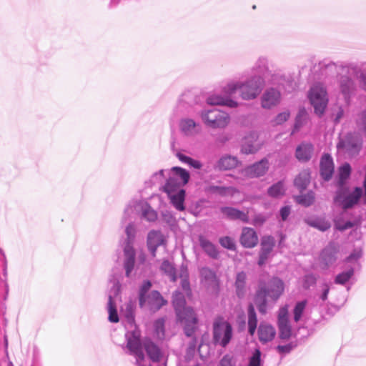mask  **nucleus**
<instances>
[{
    "label": "nucleus",
    "mask_w": 366,
    "mask_h": 366,
    "mask_svg": "<svg viewBox=\"0 0 366 366\" xmlns=\"http://www.w3.org/2000/svg\"><path fill=\"white\" fill-rule=\"evenodd\" d=\"M222 92L224 94V96L220 94H212L209 96L206 100L207 104L212 106H226L229 108H237L239 106L237 101L231 98L232 96H229L223 91Z\"/></svg>",
    "instance_id": "obj_18"
},
{
    "label": "nucleus",
    "mask_w": 366,
    "mask_h": 366,
    "mask_svg": "<svg viewBox=\"0 0 366 366\" xmlns=\"http://www.w3.org/2000/svg\"><path fill=\"white\" fill-rule=\"evenodd\" d=\"M180 132L187 137H194L201 131L200 124L189 117H183L179 120Z\"/></svg>",
    "instance_id": "obj_16"
},
{
    "label": "nucleus",
    "mask_w": 366,
    "mask_h": 366,
    "mask_svg": "<svg viewBox=\"0 0 366 366\" xmlns=\"http://www.w3.org/2000/svg\"><path fill=\"white\" fill-rule=\"evenodd\" d=\"M183 186H184V184H180L176 179L169 177L164 186V192L167 194L176 193L180 190H184L182 188Z\"/></svg>",
    "instance_id": "obj_37"
},
{
    "label": "nucleus",
    "mask_w": 366,
    "mask_h": 366,
    "mask_svg": "<svg viewBox=\"0 0 366 366\" xmlns=\"http://www.w3.org/2000/svg\"><path fill=\"white\" fill-rule=\"evenodd\" d=\"M264 82L262 76L253 75L245 81H229L222 87V91L229 96L239 91V97L243 100H253L262 93Z\"/></svg>",
    "instance_id": "obj_3"
},
{
    "label": "nucleus",
    "mask_w": 366,
    "mask_h": 366,
    "mask_svg": "<svg viewBox=\"0 0 366 366\" xmlns=\"http://www.w3.org/2000/svg\"><path fill=\"white\" fill-rule=\"evenodd\" d=\"M218 366H235V362L232 357L226 355L221 360Z\"/></svg>",
    "instance_id": "obj_64"
},
{
    "label": "nucleus",
    "mask_w": 366,
    "mask_h": 366,
    "mask_svg": "<svg viewBox=\"0 0 366 366\" xmlns=\"http://www.w3.org/2000/svg\"><path fill=\"white\" fill-rule=\"evenodd\" d=\"M252 71L254 75L264 74L269 72V61L265 56H259L252 67Z\"/></svg>",
    "instance_id": "obj_30"
},
{
    "label": "nucleus",
    "mask_w": 366,
    "mask_h": 366,
    "mask_svg": "<svg viewBox=\"0 0 366 366\" xmlns=\"http://www.w3.org/2000/svg\"><path fill=\"white\" fill-rule=\"evenodd\" d=\"M140 214L142 219L149 222H154L157 219V212L151 206L142 200H131L124 210L123 221L130 219L133 214Z\"/></svg>",
    "instance_id": "obj_7"
},
{
    "label": "nucleus",
    "mask_w": 366,
    "mask_h": 366,
    "mask_svg": "<svg viewBox=\"0 0 366 366\" xmlns=\"http://www.w3.org/2000/svg\"><path fill=\"white\" fill-rule=\"evenodd\" d=\"M170 199L172 205L179 211L184 209V202L185 198V191L180 190L176 193L167 194Z\"/></svg>",
    "instance_id": "obj_35"
},
{
    "label": "nucleus",
    "mask_w": 366,
    "mask_h": 366,
    "mask_svg": "<svg viewBox=\"0 0 366 366\" xmlns=\"http://www.w3.org/2000/svg\"><path fill=\"white\" fill-rule=\"evenodd\" d=\"M136 302L129 300L121 307V315L127 320H134L135 319Z\"/></svg>",
    "instance_id": "obj_33"
},
{
    "label": "nucleus",
    "mask_w": 366,
    "mask_h": 366,
    "mask_svg": "<svg viewBox=\"0 0 366 366\" xmlns=\"http://www.w3.org/2000/svg\"><path fill=\"white\" fill-rule=\"evenodd\" d=\"M274 247V239L272 237H265L261 242V249L258 264L262 266L268 259Z\"/></svg>",
    "instance_id": "obj_25"
},
{
    "label": "nucleus",
    "mask_w": 366,
    "mask_h": 366,
    "mask_svg": "<svg viewBox=\"0 0 366 366\" xmlns=\"http://www.w3.org/2000/svg\"><path fill=\"white\" fill-rule=\"evenodd\" d=\"M269 161L264 158L244 168L241 174L247 178H257L264 176L269 169Z\"/></svg>",
    "instance_id": "obj_15"
},
{
    "label": "nucleus",
    "mask_w": 366,
    "mask_h": 366,
    "mask_svg": "<svg viewBox=\"0 0 366 366\" xmlns=\"http://www.w3.org/2000/svg\"><path fill=\"white\" fill-rule=\"evenodd\" d=\"M334 172V164L332 157L325 154L320 161V174L322 177L328 181L331 179Z\"/></svg>",
    "instance_id": "obj_24"
},
{
    "label": "nucleus",
    "mask_w": 366,
    "mask_h": 366,
    "mask_svg": "<svg viewBox=\"0 0 366 366\" xmlns=\"http://www.w3.org/2000/svg\"><path fill=\"white\" fill-rule=\"evenodd\" d=\"M213 330L214 342L225 347L232 336V326L228 322H215Z\"/></svg>",
    "instance_id": "obj_13"
},
{
    "label": "nucleus",
    "mask_w": 366,
    "mask_h": 366,
    "mask_svg": "<svg viewBox=\"0 0 366 366\" xmlns=\"http://www.w3.org/2000/svg\"><path fill=\"white\" fill-rule=\"evenodd\" d=\"M356 122L358 128L366 133V111H363L358 114Z\"/></svg>",
    "instance_id": "obj_56"
},
{
    "label": "nucleus",
    "mask_w": 366,
    "mask_h": 366,
    "mask_svg": "<svg viewBox=\"0 0 366 366\" xmlns=\"http://www.w3.org/2000/svg\"><path fill=\"white\" fill-rule=\"evenodd\" d=\"M209 192L217 194L222 197H232L237 192L234 187L209 186L207 189Z\"/></svg>",
    "instance_id": "obj_34"
},
{
    "label": "nucleus",
    "mask_w": 366,
    "mask_h": 366,
    "mask_svg": "<svg viewBox=\"0 0 366 366\" xmlns=\"http://www.w3.org/2000/svg\"><path fill=\"white\" fill-rule=\"evenodd\" d=\"M125 330L126 349L136 359L138 366H150L152 362H160L163 353L150 339H141V332L136 322H122Z\"/></svg>",
    "instance_id": "obj_1"
},
{
    "label": "nucleus",
    "mask_w": 366,
    "mask_h": 366,
    "mask_svg": "<svg viewBox=\"0 0 366 366\" xmlns=\"http://www.w3.org/2000/svg\"><path fill=\"white\" fill-rule=\"evenodd\" d=\"M354 269L353 266H349L345 271H343L335 277V283L337 285H345L354 275Z\"/></svg>",
    "instance_id": "obj_42"
},
{
    "label": "nucleus",
    "mask_w": 366,
    "mask_h": 366,
    "mask_svg": "<svg viewBox=\"0 0 366 366\" xmlns=\"http://www.w3.org/2000/svg\"><path fill=\"white\" fill-rule=\"evenodd\" d=\"M172 304L174 307L177 320H197L194 310L186 306L184 295L179 291H175L172 295Z\"/></svg>",
    "instance_id": "obj_10"
},
{
    "label": "nucleus",
    "mask_w": 366,
    "mask_h": 366,
    "mask_svg": "<svg viewBox=\"0 0 366 366\" xmlns=\"http://www.w3.org/2000/svg\"><path fill=\"white\" fill-rule=\"evenodd\" d=\"M305 221L308 225L322 232L327 231L331 227L330 222L322 217L308 218Z\"/></svg>",
    "instance_id": "obj_31"
},
{
    "label": "nucleus",
    "mask_w": 366,
    "mask_h": 366,
    "mask_svg": "<svg viewBox=\"0 0 366 366\" xmlns=\"http://www.w3.org/2000/svg\"><path fill=\"white\" fill-rule=\"evenodd\" d=\"M259 149V147L252 144L245 142L242 144L241 151L242 153L249 154H254L257 152Z\"/></svg>",
    "instance_id": "obj_58"
},
{
    "label": "nucleus",
    "mask_w": 366,
    "mask_h": 366,
    "mask_svg": "<svg viewBox=\"0 0 366 366\" xmlns=\"http://www.w3.org/2000/svg\"><path fill=\"white\" fill-rule=\"evenodd\" d=\"M285 190L284 182L279 181L268 188L267 194L269 197L278 198L285 194Z\"/></svg>",
    "instance_id": "obj_39"
},
{
    "label": "nucleus",
    "mask_w": 366,
    "mask_h": 366,
    "mask_svg": "<svg viewBox=\"0 0 366 366\" xmlns=\"http://www.w3.org/2000/svg\"><path fill=\"white\" fill-rule=\"evenodd\" d=\"M362 252L361 249H355L353 252L346 259V262L352 264L353 267L357 263V260L362 257Z\"/></svg>",
    "instance_id": "obj_55"
},
{
    "label": "nucleus",
    "mask_w": 366,
    "mask_h": 366,
    "mask_svg": "<svg viewBox=\"0 0 366 366\" xmlns=\"http://www.w3.org/2000/svg\"><path fill=\"white\" fill-rule=\"evenodd\" d=\"M307 305V300H302L297 302L294 307L293 314H294V320H300L302 317V315L306 308Z\"/></svg>",
    "instance_id": "obj_51"
},
{
    "label": "nucleus",
    "mask_w": 366,
    "mask_h": 366,
    "mask_svg": "<svg viewBox=\"0 0 366 366\" xmlns=\"http://www.w3.org/2000/svg\"><path fill=\"white\" fill-rule=\"evenodd\" d=\"M259 340L265 344L272 341L276 335V330L266 322H262L257 330Z\"/></svg>",
    "instance_id": "obj_21"
},
{
    "label": "nucleus",
    "mask_w": 366,
    "mask_h": 366,
    "mask_svg": "<svg viewBox=\"0 0 366 366\" xmlns=\"http://www.w3.org/2000/svg\"><path fill=\"white\" fill-rule=\"evenodd\" d=\"M340 68L342 71L337 75L339 92L346 104L350 105L357 90V84L352 76L357 75L361 69L355 63L342 64Z\"/></svg>",
    "instance_id": "obj_4"
},
{
    "label": "nucleus",
    "mask_w": 366,
    "mask_h": 366,
    "mask_svg": "<svg viewBox=\"0 0 366 366\" xmlns=\"http://www.w3.org/2000/svg\"><path fill=\"white\" fill-rule=\"evenodd\" d=\"M362 140L355 134H347L344 138L340 139L337 147L338 149H343L350 155L358 154L361 149Z\"/></svg>",
    "instance_id": "obj_14"
},
{
    "label": "nucleus",
    "mask_w": 366,
    "mask_h": 366,
    "mask_svg": "<svg viewBox=\"0 0 366 366\" xmlns=\"http://www.w3.org/2000/svg\"><path fill=\"white\" fill-rule=\"evenodd\" d=\"M152 328L154 329V337L158 340H163L165 337L169 336L165 331V322H152Z\"/></svg>",
    "instance_id": "obj_44"
},
{
    "label": "nucleus",
    "mask_w": 366,
    "mask_h": 366,
    "mask_svg": "<svg viewBox=\"0 0 366 366\" xmlns=\"http://www.w3.org/2000/svg\"><path fill=\"white\" fill-rule=\"evenodd\" d=\"M310 181V172L309 169H305L300 172L294 180L295 186L302 192L306 189Z\"/></svg>",
    "instance_id": "obj_32"
},
{
    "label": "nucleus",
    "mask_w": 366,
    "mask_h": 366,
    "mask_svg": "<svg viewBox=\"0 0 366 366\" xmlns=\"http://www.w3.org/2000/svg\"><path fill=\"white\" fill-rule=\"evenodd\" d=\"M313 152V145L310 143L304 142L297 147L295 156L299 161L305 162L311 159Z\"/></svg>",
    "instance_id": "obj_28"
},
{
    "label": "nucleus",
    "mask_w": 366,
    "mask_h": 366,
    "mask_svg": "<svg viewBox=\"0 0 366 366\" xmlns=\"http://www.w3.org/2000/svg\"><path fill=\"white\" fill-rule=\"evenodd\" d=\"M170 177H174L180 184L185 185L189 182V174L183 168L174 167L172 169Z\"/></svg>",
    "instance_id": "obj_36"
},
{
    "label": "nucleus",
    "mask_w": 366,
    "mask_h": 366,
    "mask_svg": "<svg viewBox=\"0 0 366 366\" xmlns=\"http://www.w3.org/2000/svg\"><path fill=\"white\" fill-rule=\"evenodd\" d=\"M110 282L112 285L108 293V302L107 306L109 314L108 320H119L117 309V300L120 295L121 285L119 281L115 280Z\"/></svg>",
    "instance_id": "obj_12"
},
{
    "label": "nucleus",
    "mask_w": 366,
    "mask_h": 366,
    "mask_svg": "<svg viewBox=\"0 0 366 366\" xmlns=\"http://www.w3.org/2000/svg\"><path fill=\"white\" fill-rule=\"evenodd\" d=\"M290 113L288 111H285L278 114L274 119L273 122L274 124L280 125L285 122L290 117Z\"/></svg>",
    "instance_id": "obj_57"
},
{
    "label": "nucleus",
    "mask_w": 366,
    "mask_h": 366,
    "mask_svg": "<svg viewBox=\"0 0 366 366\" xmlns=\"http://www.w3.org/2000/svg\"><path fill=\"white\" fill-rule=\"evenodd\" d=\"M335 226L337 230L344 231L347 229L352 228L353 227V223H352L350 221H347L345 223H342L338 220H335Z\"/></svg>",
    "instance_id": "obj_62"
},
{
    "label": "nucleus",
    "mask_w": 366,
    "mask_h": 366,
    "mask_svg": "<svg viewBox=\"0 0 366 366\" xmlns=\"http://www.w3.org/2000/svg\"><path fill=\"white\" fill-rule=\"evenodd\" d=\"M289 307L287 305L280 308L278 312V320H288Z\"/></svg>",
    "instance_id": "obj_63"
},
{
    "label": "nucleus",
    "mask_w": 366,
    "mask_h": 366,
    "mask_svg": "<svg viewBox=\"0 0 366 366\" xmlns=\"http://www.w3.org/2000/svg\"><path fill=\"white\" fill-rule=\"evenodd\" d=\"M351 172L350 165L347 163L342 165L339 169L338 179L337 186L347 185L346 181L349 178Z\"/></svg>",
    "instance_id": "obj_41"
},
{
    "label": "nucleus",
    "mask_w": 366,
    "mask_h": 366,
    "mask_svg": "<svg viewBox=\"0 0 366 366\" xmlns=\"http://www.w3.org/2000/svg\"><path fill=\"white\" fill-rule=\"evenodd\" d=\"M199 245L204 252L211 258L217 259L219 256V252L216 246L209 239L203 236L199 237Z\"/></svg>",
    "instance_id": "obj_29"
},
{
    "label": "nucleus",
    "mask_w": 366,
    "mask_h": 366,
    "mask_svg": "<svg viewBox=\"0 0 366 366\" xmlns=\"http://www.w3.org/2000/svg\"><path fill=\"white\" fill-rule=\"evenodd\" d=\"M242 245L246 248H252L257 244L258 237L254 229L244 227L240 237Z\"/></svg>",
    "instance_id": "obj_22"
},
{
    "label": "nucleus",
    "mask_w": 366,
    "mask_h": 366,
    "mask_svg": "<svg viewBox=\"0 0 366 366\" xmlns=\"http://www.w3.org/2000/svg\"><path fill=\"white\" fill-rule=\"evenodd\" d=\"M338 246L335 242H330L322 249L320 256V262L327 267L334 264L337 259Z\"/></svg>",
    "instance_id": "obj_17"
},
{
    "label": "nucleus",
    "mask_w": 366,
    "mask_h": 366,
    "mask_svg": "<svg viewBox=\"0 0 366 366\" xmlns=\"http://www.w3.org/2000/svg\"><path fill=\"white\" fill-rule=\"evenodd\" d=\"M164 243V238L160 231L152 230L147 235V247L153 257L156 255L158 247Z\"/></svg>",
    "instance_id": "obj_23"
},
{
    "label": "nucleus",
    "mask_w": 366,
    "mask_h": 366,
    "mask_svg": "<svg viewBox=\"0 0 366 366\" xmlns=\"http://www.w3.org/2000/svg\"><path fill=\"white\" fill-rule=\"evenodd\" d=\"M362 189L357 187L351 191L348 185L337 186L334 196V204L344 210L352 208L362 196Z\"/></svg>",
    "instance_id": "obj_6"
},
{
    "label": "nucleus",
    "mask_w": 366,
    "mask_h": 366,
    "mask_svg": "<svg viewBox=\"0 0 366 366\" xmlns=\"http://www.w3.org/2000/svg\"><path fill=\"white\" fill-rule=\"evenodd\" d=\"M281 94L274 88L267 89L261 97V105L264 109H271L280 102Z\"/></svg>",
    "instance_id": "obj_19"
},
{
    "label": "nucleus",
    "mask_w": 366,
    "mask_h": 366,
    "mask_svg": "<svg viewBox=\"0 0 366 366\" xmlns=\"http://www.w3.org/2000/svg\"><path fill=\"white\" fill-rule=\"evenodd\" d=\"M316 283V277L315 275L309 274H306L303 279V287L305 288H309Z\"/></svg>",
    "instance_id": "obj_60"
},
{
    "label": "nucleus",
    "mask_w": 366,
    "mask_h": 366,
    "mask_svg": "<svg viewBox=\"0 0 366 366\" xmlns=\"http://www.w3.org/2000/svg\"><path fill=\"white\" fill-rule=\"evenodd\" d=\"M308 97L314 107L315 113L318 116L322 115L328 102L325 87L320 84L314 85L309 92Z\"/></svg>",
    "instance_id": "obj_9"
},
{
    "label": "nucleus",
    "mask_w": 366,
    "mask_h": 366,
    "mask_svg": "<svg viewBox=\"0 0 366 366\" xmlns=\"http://www.w3.org/2000/svg\"><path fill=\"white\" fill-rule=\"evenodd\" d=\"M307 114L305 108L300 109L298 114L295 118L294 129L292 134L298 132L300 128L307 122Z\"/></svg>",
    "instance_id": "obj_43"
},
{
    "label": "nucleus",
    "mask_w": 366,
    "mask_h": 366,
    "mask_svg": "<svg viewBox=\"0 0 366 366\" xmlns=\"http://www.w3.org/2000/svg\"><path fill=\"white\" fill-rule=\"evenodd\" d=\"M200 275L207 284L212 285L216 282L215 273L208 267H203L200 270Z\"/></svg>",
    "instance_id": "obj_48"
},
{
    "label": "nucleus",
    "mask_w": 366,
    "mask_h": 366,
    "mask_svg": "<svg viewBox=\"0 0 366 366\" xmlns=\"http://www.w3.org/2000/svg\"><path fill=\"white\" fill-rule=\"evenodd\" d=\"M221 212L228 219L232 220L239 219L243 222H249L248 215L242 211L231 207H222L220 209Z\"/></svg>",
    "instance_id": "obj_26"
},
{
    "label": "nucleus",
    "mask_w": 366,
    "mask_h": 366,
    "mask_svg": "<svg viewBox=\"0 0 366 366\" xmlns=\"http://www.w3.org/2000/svg\"><path fill=\"white\" fill-rule=\"evenodd\" d=\"M164 169H160L159 171L154 172L151 177L145 182L147 187H152L161 182L164 177Z\"/></svg>",
    "instance_id": "obj_52"
},
{
    "label": "nucleus",
    "mask_w": 366,
    "mask_h": 366,
    "mask_svg": "<svg viewBox=\"0 0 366 366\" xmlns=\"http://www.w3.org/2000/svg\"><path fill=\"white\" fill-rule=\"evenodd\" d=\"M219 244L224 248L229 250H234L236 248L234 239L228 236L221 237L219 240Z\"/></svg>",
    "instance_id": "obj_54"
},
{
    "label": "nucleus",
    "mask_w": 366,
    "mask_h": 366,
    "mask_svg": "<svg viewBox=\"0 0 366 366\" xmlns=\"http://www.w3.org/2000/svg\"><path fill=\"white\" fill-rule=\"evenodd\" d=\"M285 291L284 282L273 277L267 282H260L256 291L254 302L261 314H266L270 305H274Z\"/></svg>",
    "instance_id": "obj_2"
},
{
    "label": "nucleus",
    "mask_w": 366,
    "mask_h": 366,
    "mask_svg": "<svg viewBox=\"0 0 366 366\" xmlns=\"http://www.w3.org/2000/svg\"><path fill=\"white\" fill-rule=\"evenodd\" d=\"M246 274L244 272H239L236 277L235 287L239 297H242L245 292Z\"/></svg>",
    "instance_id": "obj_40"
},
{
    "label": "nucleus",
    "mask_w": 366,
    "mask_h": 366,
    "mask_svg": "<svg viewBox=\"0 0 366 366\" xmlns=\"http://www.w3.org/2000/svg\"><path fill=\"white\" fill-rule=\"evenodd\" d=\"M315 198V193L312 191H310L307 194L295 197V200L301 205L309 207L314 203Z\"/></svg>",
    "instance_id": "obj_45"
},
{
    "label": "nucleus",
    "mask_w": 366,
    "mask_h": 366,
    "mask_svg": "<svg viewBox=\"0 0 366 366\" xmlns=\"http://www.w3.org/2000/svg\"><path fill=\"white\" fill-rule=\"evenodd\" d=\"M166 302L167 301L158 291L153 290L146 297V305L142 308H147L154 312L159 310Z\"/></svg>",
    "instance_id": "obj_20"
},
{
    "label": "nucleus",
    "mask_w": 366,
    "mask_h": 366,
    "mask_svg": "<svg viewBox=\"0 0 366 366\" xmlns=\"http://www.w3.org/2000/svg\"><path fill=\"white\" fill-rule=\"evenodd\" d=\"M197 323L198 322H186L184 330L187 337H193L196 340L200 335L198 332Z\"/></svg>",
    "instance_id": "obj_47"
},
{
    "label": "nucleus",
    "mask_w": 366,
    "mask_h": 366,
    "mask_svg": "<svg viewBox=\"0 0 366 366\" xmlns=\"http://www.w3.org/2000/svg\"><path fill=\"white\" fill-rule=\"evenodd\" d=\"M284 75H282L280 71H275L272 72V71H269V72L265 76L267 81L270 84H280L282 79L284 78Z\"/></svg>",
    "instance_id": "obj_53"
},
{
    "label": "nucleus",
    "mask_w": 366,
    "mask_h": 366,
    "mask_svg": "<svg viewBox=\"0 0 366 366\" xmlns=\"http://www.w3.org/2000/svg\"><path fill=\"white\" fill-rule=\"evenodd\" d=\"M181 269H182V274H180V277L182 278V288L185 291L189 290V282L188 280L187 279V268H184L182 267Z\"/></svg>",
    "instance_id": "obj_61"
},
{
    "label": "nucleus",
    "mask_w": 366,
    "mask_h": 366,
    "mask_svg": "<svg viewBox=\"0 0 366 366\" xmlns=\"http://www.w3.org/2000/svg\"><path fill=\"white\" fill-rule=\"evenodd\" d=\"M199 115L202 122L214 129H224L230 122L228 113L216 108L202 109Z\"/></svg>",
    "instance_id": "obj_8"
},
{
    "label": "nucleus",
    "mask_w": 366,
    "mask_h": 366,
    "mask_svg": "<svg viewBox=\"0 0 366 366\" xmlns=\"http://www.w3.org/2000/svg\"><path fill=\"white\" fill-rule=\"evenodd\" d=\"M262 352L259 349L256 348L249 357L247 366H263V360L261 358Z\"/></svg>",
    "instance_id": "obj_49"
},
{
    "label": "nucleus",
    "mask_w": 366,
    "mask_h": 366,
    "mask_svg": "<svg viewBox=\"0 0 366 366\" xmlns=\"http://www.w3.org/2000/svg\"><path fill=\"white\" fill-rule=\"evenodd\" d=\"M152 287V283L149 280L144 281L140 287L139 292V301L141 307L146 305V297L148 295L147 292Z\"/></svg>",
    "instance_id": "obj_46"
},
{
    "label": "nucleus",
    "mask_w": 366,
    "mask_h": 366,
    "mask_svg": "<svg viewBox=\"0 0 366 366\" xmlns=\"http://www.w3.org/2000/svg\"><path fill=\"white\" fill-rule=\"evenodd\" d=\"M162 220L169 226H173L176 223L175 217L169 211H165L162 214Z\"/></svg>",
    "instance_id": "obj_59"
},
{
    "label": "nucleus",
    "mask_w": 366,
    "mask_h": 366,
    "mask_svg": "<svg viewBox=\"0 0 366 366\" xmlns=\"http://www.w3.org/2000/svg\"><path fill=\"white\" fill-rule=\"evenodd\" d=\"M298 345V342L297 340H292L288 344L284 345H277L276 347V350L277 352L282 355H285L287 354H289L292 350H294Z\"/></svg>",
    "instance_id": "obj_50"
},
{
    "label": "nucleus",
    "mask_w": 366,
    "mask_h": 366,
    "mask_svg": "<svg viewBox=\"0 0 366 366\" xmlns=\"http://www.w3.org/2000/svg\"><path fill=\"white\" fill-rule=\"evenodd\" d=\"M292 322H279L280 337L282 340H288L295 338L302 340L308 335L305 327H295L291 325Z\"/></svg>",
    "instance_id": "obj_11"
},
{
    "label": "nucleus",
    "mask_w": 366,
    "mask_h": 366,
    "mask_svg": "<svg viewBox=\"0 0 366 366\" xmlns=\"http://www.w3.org/2000/svg\"><path fill=\"white\" fill-rule=\"evenodd\" d=\"M124 232L127 237L123 243V251L124 255V268L125 269L126 276L129 277L135 264L136 253L133 246L135 240L137 229L134 224L132 222L129 223L126 227Z\"/></svg>",
    "instance_id": "obj_5"
},
{
    "label": "nucleus",
    "mask_w": 366,
    "mask_h": 366,
    "mask_svg": "<svg viewBox=\"0 0 366 366\" xmlns=\"http://www.w3.org/2000/svg\"><path fill=\"white\" fill-rule=\"evenodd\" d=\"M239 163L237 157L224 155L222 156L216 163L214 168L219 171L230 170L235 168Z\"/></svg>",
    "instance_id": "obj_27"
},
{
    "label": "nucleus",
    "mask_w": 366,
    "mask_h": 366,
    "mask_svg": "<svg viewBox=\"0 0 366 366\" xmlns=\"http://www.w3.org/2000/svg\"><path fill=\"white\" fill-rule=\"evenodd\" d=\"M161 271H162L166 275H167L172 282L177 280V271L174 264L167 259L163 260L161 267Z\"/></svg>",
    "instance_id": "obj_38"
}]
</instances>
